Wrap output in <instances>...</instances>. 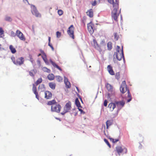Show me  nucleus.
I'll list each match as a JSON object with an SVG mask.
<instances>
[{
  "mask_svg": "<svg viewBox=\"0 0 156 156\" xmlns=\"http://www.w3.org/2000/svg\"><path fill=\"white\" fill-rule=\"evenodd\" d=\"M11 59L13 63L16 66H20L23 64L24 62V59L23 57L18 58L16 60L15 57L12 56L11 57Z\"/></svg>",
  "mask_w": 156,
  "mask_h": 156,
  "instance_id": "1",
  "label": "nucleus"
},
{
  "mask_svg": "<svg viewBox=\"0 0 156 156\" xmlns=\"http://www.w3.org/2000/svg\"><path fill=\"white\" fill-rule=\"evenodd\" d=\"M115 151L120 155L121 154H126L127 150L126 147H124L117 146L115 147Z\"/></svg>",
  "mask_w": 156,
  "mask_h": 156,
  "instance_id": "2",
  "label": "nucleus"
},
{
  "mask_svg": "<svg viewBox=\"0 0 156 156\" xmlns=\"http://www.w3.org/2000/svg\"><path fill=\"white\" fill-rule=\"evenodd\" d=\"M114 9L112 12V18L116 22L118 21V18L119 15V12H118L117 9L118 8L115 7H113Z\"/></svg>",
  "mask_w": 156,
  "mask_h": 156,
  "instance_id": "3",
  "label": "nucleus"
},
{
  "mask_svg": "<svg viewBox=\"0 0 156 156\" xmlns=\"http://www.w3.org/2000/svg\"><path fill=\"white\" fill-rule=\"evenodd\" d=\"M61 109V105L57 102L54 105L51 106V110L52 112L59 113Z\"/></svg>",
  "mask_w": 156,
  "mask_h": 156,
  "instance_id": "4",
  "label": "nucleus"
},
{
  "mask_svg": "<svg viewBox=\"0 0 156 156\" xmlns=\"http://www.w3.org/2000/svg\"><path fill=\"white\" fill-rule=\"evenodd\" d=\"M121 53H115L114 55V58H116L119 61H120L123 58L124 60V57L123 55V46L122 47Z\"/></svg>",
  "mask_w": 156,
  "mask_h": 156,
  "instance_id": "5",
  "label": "nucleus"
},
{
  "mask_svg": "<svg viewBox=\"0 0 156 156\" xmlns=\"http://www.w3.org/2000/svg\"><path fill=\"white\" fill-rule=\"evenodd\" d=\"M74 28L73 25H71L68 28L67 30V33L70 37L74 39L75 38L74 35Z\"/></svg>",
  "mask_w": 156,
  "mask_h": 156,
  "instance_id": "6",
  "label": "nucleus"
},
{
  "mask_svg": "<svg viewBox=\"0 0 156 156\" xmlns=\"http://www.w3.org/2000/svg\"><path fill=\"white\" fill-rule=\"evenodd\" d=\"M71 102L69 101L67 102L64 107V111L61 114L62 115H64L66 113L69 112L71 108Z\"/></svg>",
  "mask_w": 156,
  "mask_h": 156,
  "instance_id": "7",
  "label": "nucleus"
},
{
  "mask_svg": "<svg viewBox=\"0 0 156 156\" xmlns=\"http://www.w3.org/2000/svg\"><path fill=\"white\" fill-rule=\"evenodd\" d=\"M31 12L33 15L37 17H40L41 16V14L39 13L36 7L34 5H31Z\"/></svg>",
  "mask_w": 156,
  "mask_h": 156,
  "instance_id": "8",
  "label": "nucleus"
},
{
  "mask_svg": "<svg viewBox=\"0 0 156 156\" xmlns=\"http://www.w3.org/2000/svg\"><path fill=\"white\" fill-rule=\"evenodd\" d=\"M128 90H129V89H128L127 87L126 81L124 80L123 81L120 87V91L123 94L126 91H127Z\"/></svg>",
  "mask_w": 156,
  "mask_h": 156,
  "instance_id": "9",
  "label": "nucleus"
},
{
  "mask_svg": "<svg viewBox=\"0 0 156 156\" xmlns=\"http://www.w3.org/2000/svg\"><path fill=\"white\" fill-rule=\"evenodd\" d=\"M87 27L89 32L91 34H93L94 31V25L92 22H90L87 24Z\"/></svg>",
  "mask_w": 156,
  "mask_h": 156,
  "instance_id": "10",
  "label": "nucleus"
},
{
  "mask_svg": "<svg viewBox=\"0 0 156 156\" xmlns=\"http://www.w3.org/2000/svg\"><path fill=\"white\" fill-rule=\"evenodd\" d=\"M115 103L118 108V110H119L124 106L125 102L124 101H117L115 102Z\"/></svg>",
  "mask_w": 156,
  "mask_h": 156,
  "instance_id": "11",
  "label": "nucleus"
},
{
  "mask_svg": "<svg viewBox=\"0 0 156 156\" xmlns=\"http://www.w3.org/2000/svg\"><path fill=\"white\" fill-rule=\"evenodd\" d=\"M16 34L20 39L22 41H25L26 40L23 34L19 30H17Z\"/></svg>",
  "mask_w": 156,
  "mask_h": 156,
  "instance_id": "12",
  "label": "nucleus"
},
{
  "mask_svg": "<svg viewBox=\"0 0 156 156\" xmlns=\"http://www.w3.org/2000/svg\"><path fill=\"white\" fill-rule=\"evenodd\" d=\"M108 2L113 5V7L118 8L119 0H107Z\"/></svg>",
  "mask_w": 156,
  "mask_h": 156,
  "instance_id": "13",
  "label": "nucleus"
},
{
  "mask_svg": "<svg viewBox=\"0 0 156 156\" xmlns=\"http://www.w3.org/2000/svg\"><path fill=\"white\" fill-rule=\"evenodd\" d=\"M45 96L44 98L47 99H51L52 96V94L51 92L46 91L44 92Z\"/></svg>",
  "mask_w": 156,
  "mask_h": 156,
  "instance_id": "14",
  "label": "nucleus"
},
{
  "mask_svg": "<svg viewBox=\"0 0 156 156\" xmlns=\"http://www.w3.org/2000/svg\"><path fill=\"white\" fill-rule=\"evenodd\" d=\"M91 44L92 46L95 48L98 49L100 48V47L95 39H94L93 40V41L91 42Z\"/></svg>",
  "mask_w": 156,
  "mask_h": 156,
  "instance_id": "15",
  "label": "nucleus"
},
{
  "mask_svg": "<svg viewBox=\"0 0 156 156\" xmlns=\"http://www.w3.org/2000/svg\"><path fill=\"white\" fill-rule=\"evenodd\" d=\"M116 104L115 103L111 102L108 104V108L111 111H112L115 108Z\"/></svg>",
  "mask_w": 156,
  "mask_h": 156,
  "instance_id": "16",
  "label": "nucleus"
},
{
  "mask_svg": "<svg viewBox=\"0 0 156 156\" xmlns=\"http://www.w3.org/2000/svg\"><path fill=\"white\" fill-rule=\"evenodd\" d=\"M64 83L66 85V87L67 88H70L71 87L70 83L68 81V79L65 77H64Z\"/></svg>",
  "mask_w": 156,
  "mask_h": 156,
  "instance_id": "17",
  "label": "nucleus"
},
{
  "mask_svg": "<svg viewBox=\"0 0 156 156\" xmlns=\"http://www.w3.org/2000/svg\"><path fill=\"white\" fill-rule=\"evenodd\" d=\"M32 90L34 93L35 94L36 98L39 100V96L38 93L37 91V88L35 84H33V85Z\"/></svg>",
  "mask_w": 156,
  "mask_h": 156,
  "instance_id": "18",
  "label": "nucleus"
},
{
  "mask_svg": "<svg viewBox=\"0 0 156 156\" xmlns=\"http://www.w3.org/2000/svg\"><path fill=\"white\" fill-rule=\"evenodd\" d=\"M108 71L109 74L112 75H114L115 73L112 69V67L110 65H108L107 67Z\"/></svg>",
  "mask_w": 156,
  "mask_h": 156,
  "instance_id": "19",
  "label": "nucleus"
},
{
  "mask_svg": "<svg viewBox=\"0 0 156 156\" xmlns=\"http://www.w3.org/2000/svg\"><path fill=\"white\" fill-rule=\"evenodd\" d=\"M87 14L90 17L92 18L93 16V12L92 9L88 10L86 12Z\"/></svg>",
  "mask_w": 156,
  "mask_h": 156,
  "instance_id": "20",
  "label": "nucleus"
},
{
  "mask_svg": "<svg viewBox=\"0 0 156 156\" xmlns=\"http://www.w3.org/2000/svg\"><path fill=\"white\" fill-rule=\"evenodd\" d=\"M105 87L108 91H112L113 87L110 84L107 83L105 84Z\"/></svg>",
  "mask_w": 156,
  "mask_h": 156,
  "instance_id": "21",
  "label": "nucleus"
},
{
  "mask_svg": "<svg viewBox=\"0 0 156 156\" xmlns=\"http://www.w3.org/2000/svg\"><path fill=\"white\" fill-rule=\"evenodd\" d=\"M113 121L112 120H108L106 122V128L108 129L109 127L113 124Z\"/></svg>",
  "mask_w": 156,
  "mask_h": 156,
  "instance_id": "22",
  "label": "nucleus"
},
{
  "mask_svg": "<svg viewBox=\"0 0 156 156\" xmlns=\"http://www.w3.org/2000/svg\"><path fill=\"white\" fill-rule=\"evenodd\" d=\"M57 102L54 99L52 100L48 101L47 103V105H51V106H53V105H54Z\"/></svg>",
  "mask_w": 156,
  "mask_h": 156,
  "instance_id": "23",
  "label": "nucleus"
},
{
  "mask_svg": "<svg viewBox=\"0 0 156 156\" xmlns=\"http://www.w3.org/2000/svg\"><path fill=\"white\" fill-rule=\"evenodd\" d=\"M48 85L51 88L52 90H54L56 86V84L53 82L49 83Z\"/></svg>",
  "mask_w": 156,
  "mask_h": 156,
  "instance_id": "24",
  "label": "nucleus"
},
{
  "mask_svg": "<svg viewBox=\"0 0 156 156\" xmlns=\"http://www.w3.org/2000/svg\"><path fill=\"white\" fill-rule=\"evenodd\" d=\"M50 62L52 65L55 67H56L58 69L60 70L61 71H62V69L61 68L59 67L56 64H55V62H53L52 60H50Z\"/></svg>",
  "mask_w": 156,
  "mask_h": 156,
  "instance_id": "25",
  "label": "nucleus"
},
{
  "mask_svg": "<svg viewBox=\"0 0 156 156\" xmlns=\"http://www.w3.org/2000/svg\"><path fill=\"white\" fill-rule=\"evenodd\" d=\"M9 48L12 53L14 54L16 52V50L15 48H14L12 45H10L9 47Z\"/></svg>",
  "mask_w": 156,
  "mask_h": 156,
  "instance_id": "26",
  "label": "nucleus"
},
{
  "mask_svg": "<svg viewBox=\"0 0 156 156\" xmlns=\"http://www.w3.org/2000/svg\"><path fill=\"white\" fill-rule=\"evenodd\" d=\"M47 77L49 80H54L55 78V76L53 74L51 73L49 74Z\"/></svg>",
  "mask_w": 156,
  "mask_h": 156,
  "instance_id": "27",
  "label": "nucleus"
},
{
  "mask_svg": "<svg viewBox=\"0 0 156 156\" xmlns=\"http://www.w3.org/2000/svg\"><path fill=\"white\" fill-rule=\"evenodd\" d=\"M107 46L108 48V50H111L112 47V43L110 41L108 42L107 43Z\"/></svg>",
  "mask_w": 156,
  "mask_h": 156,
  "instance_id": "28",
  "label": "nucleus"
},
{
  "mask_svg": "<svg viewBox=\"0 0 156 156\" xmlns=\"http://www.w3.org/2000/svg\"><path fill=\"white\" fill-rule=\"evenodd\" d=\"M75 103L78 108H82L78 99L76 98L75 100Z\"/></svg>",
  "mask_w": 156,
  "mask_h": 156,
  "instance_id": "29",
  "label": "nucleus"
},
{
  "mask_svg": "<svg viewBox=\"0 0 156 156\" xmlns=\"http://www.w3.org/2000/svg\"><path fill=\"white\" fill-rule=\"evenodd\" d=\"M36 73V72L34 69L32 70L29 72V74L32 77L34 76V74H35Z\"/></svg>",
  "mask_w": 156,
  "mask_h": 156,
  "instance_id": "30",
  "label": "nucleus"
},
{
  "mask_svg": "<svg viewBox=\"0 0 156 156\" xmlns=\"http://www.w3.org/2000/svg\"><path fill=\"white\" fill-rule=\"evenodd\" d=\"M4 36V31L2 27H0V37H3Z\"/></svg>",
  "mask_w": 156,
  "mask_h": 156,
  "instance_id": "31",
  "label": "nucleus"
},
{
  "mask_svg": "<svg viewBox=\"0 0 156 156\" xmlns=\"http://www.w3.org/2000/svg\"><path fill=\"white\" fill-rule=\"evenodd\" d=\"M56 80L59 82H61L62 81V77L59 76H56Z\"/></svg>",
  "mask_w": 156,
  "mask_h": 156,
  "instance_id": "32",
  "label": "nucleus"
},
{
  "mask_svg": "<svg viewBox=\"0 0 156 156\" xmlns=\"http://www.w3.org/2000/svg\"><path fill=\"white\" fill-rule=\"evenodd\" d=\"M127 93H128V97L129 98V99L127 100V101L128 102H129L130 101H131V100L132 99V98H131V94L129 92V90H128Z\"/></svg>",
  "mask_w": 156,
  "mask_h": 156,
  "instance_id": "33",
  "label": "nucleus"
},
{
  "mask_svg": "<svg viewBox=\"0 0 156 156\" xmlns=\"http://www.w3.org/2000/svg\"><path fill=\"white\" fill-rule=\"evenodd\" d=\"M42 81V79L41 78H39L37 80L35 83V84L36 86L38 84L40 83Z\"/></svg>",
  "mask_w": 156,
  "mask_h": 156,
  "instance_id": "34",
  "label": "nucleus"
},
{
  "mask_svg": "<svg viewBox=\"0 0 156 156\" xmlns=\"http://www.w3.org/2000/svg\"><path fill=\"white\" fill-rule=\"evenodd\" d=\"M109 138L110 140V141H112L113 143H116L119 141V139H114L110 137Z\"/></svg>",
  "mask_w": 156,
  "mask_h": 156,
  "instance_id": "35",
  "label": "nucleus"
},
{
  "mask_svg": "<svg viewBox=\"0 0 156 156\" xmlns=\"http://www.w3.org/2000/svg\"><path fill=\"white\" fill-rule=\"evenodd\" d=\"M42 57L45 63L47 62L48 60L45 54L43 55L42 56Z\"/></svg>",
  "mask_w": 156,
  "mask_h": 156,
  "instance_id": "36",
  "label": "nucleus"
},
{
  "mask_svg": "<svg viewBox=\"0 0 156 156\" xmlns=\"http://www.w3.org/2000/svg\"><path fill=\"white\" fill-rule=\"evenodd\" d=\"M115 39V41H117L118 40L119 36L116 33H115L114 34Z\"/></svg>",
  "mask_w": 156,
  "mask_h": 156,
  "instance_id": "37",
  "label": "nucleus"
},
{
  "mask_svg": "<svg viewBox=\"0 0 156 156\" xmlns=\"http://www.w3.org/2000/svg\"><path fill=\"white\" fill-rule=\"evenodd\" d=\"M121 49L120 47L118 46H117L116 48V53H121Z\"/></svg>",
  "mask_w": 156,
  "mask_h": 156,
  "instance_id": "38",
  "label": "nucleus"
},
{
  "mask_svg": "<svg viewBox=\"0 0 156 156\" xmlns=\"http://www.w3.org/2000/svg\"><path fill=\"white\" fill-rule=\"evenodd\" d=\"M120 73L119 72L117 73L115 75V78L117 80H119L120 78Z\"/></svg>",
  "mask_w": 156,
  "mask_h": 156,
  "instance_id": "39",
  "label": "nucleus"
},
{
  "mask_svg": "<svg viewBox=\"0 0 156 156\" xmlns=\"http://www.w3.org/2000/svg\"><path fill=\"white\" fill-rule=\"evenodd\" d=\"M104 141L107 144L108 146L109 147V148H110L111 147V145L107 140L106 139H104Z\"/></svg>",
  "mask_w": 156,
  "mask_h": 156,
  "instance_id": "40",
  "label": "nucleus"
},
{
  "mask_svg": "<svg viewBox=\"0 0 156 156\" xmlns=\"http://www.w3.org/2000/svg\"><path fill=\"white\" fill-rule=\"evenodd\" d=\"M61 36V33L59 31H57L56 32V37L58 38H59Z\"/></svg>",
  "mask_w": 156,
  "mask_h": 156,
  "instance_id": "41",
  "label": "nucleus"
},
{
  "mask_svg": "<svg viewBox=\"0 0 156 156\" xmlns=\"http://www.w3.org/2000/svg\"><path fill=\"white\" fill-rule=\"evenodd\" d=\"M5 20L7 21H12V19L9 16H7L5 18Z\"/></svg>",
  "mask_w": 156,
  "mask_h": 156,
  "instance_id": "42",
  "label": "nucleus"
},
{
  "mask_svg": "<svg viewBox=\"0 0 156 156\" xmlns=\"http://www.w3.org/2000/svg\"><path fill=\"white\" fill-rule=\"evenodd\" d=\"M43 69L44 70L46 71L47 72L49 73L50 72V70L46 67H43Z\"/></svg>",
  "mask_w": 156,
  "mask_h": 156,
  "instance_id": "43",
  "label": "nucleus"
},
{
  "mask_svg": "<svg viewBox=\"0 0 156 156\" xmlns=\"http://www.w3.org/2000/svg\"><path fill=\"white\" fill-rule=\"evenodd\" d=\"M58 13L59 16H61L63 14V12L61 10H58Z\"/></svg>",
  "mask_w": 156,
  "mask_h": 156,
  "instance_id": "44",
  "label": "nucleus"
},
{
  "mask_svg": "<svg viewBox=\"0 0 156 156\" xmlns=\"http://www.w3.org/2000/svg\"><path fill=\"white\" fill-rule=\"evenodd\" d=\"M48 46H49L51 47L52 50L53 51H54V48L53 47L52 45V44H50V43H48Z\"/></svg>",
  "mask_w": 156,
  "mask_h": 156,
  "instance_id": "45",
  "label": "nucleus"
},
{
  "mask_svg": "<svg viewBox=\"0 0 156 156\" xmlns=\"http://www.w3.org/2000/svg\"><path fill=\"white\" fill-rule=\"evenodd\" d=\"M107 103H108V101L107 100H105L104 101V105L106 107L107 106Z\"/></svg>",
  "mask_w": 156,
  "mask_h": 156,
  "instance_id": "46",
  "label": "nucleus"
},
{
  "mask_svg": "<svg viewBox=\"0 0 156 156\" xmlns=\"http://www.w3.org/2000/svg\"><path fill=\"white\" fill-rule=\"evenodd\" d=\"M80 108H78V109L79 111H80L81 112V113H83L84 114L85 113V112H84Z\"/></svg>",
  "mask_w": 156,
  "mask_h": 156,
  "instance_id": "47",
  "label": "nucleus"
},
{
  "mask_svg": "<svg viewBox=\"0 0 156 156\" xmlns=\"http://www.w3.org/2000/svg\"><path fill=\"white\" fill-rule=\"evenodd\" d=\"M91 4H92V5H93V6H95L96 5V1H94V2H93L92 3H91Z\"/></svg>",
  "mask_w": 156,
  "mask_h": 156,
  "instance_id": "48",
  "label": "nucleus"
},
{
  "mask_svg": "<svg viewBox=\"0 0 156 156\" xmlns=\"http://www.w3.org/2000/svg\"><path fill=\"white\" fill-rule=\"evenodd\" d=\"M30 61H31V62L32 63H33L34 62V59H33L32 58V57H31L30 58Z\"/></svg>",
  "mask_w": 156,
  "mask_h": 156,
  "instance_id": "49",
  "label": "nucleus"
},
{
  "mask_svg": "<svg viewBox=\"0 0 156 156\" xmlns=\"http://www.w3.org/2000/svg\"><path fill=\"white\" fill-rule=\"evenodd\" d=\"M40 51H41V53L43 54V55L45 54L44 53V51H43L42 50H41Z\"/></svg>",
  "mask_w": 156,
  "mask_h": 156,
  "instance_id": "50",
  "label": "nucleus"
},
{
  "mask_svg": "<svg viewBox=\"0 0 156 156\" xmlns=\"http://www.w3.org/2000/svg\"><path fill=\"white\" fill-rule=\"evenodd\" d=\"M51 41V37H48V43H50Z\"/></svg>",
  "mask_w": 156,
  "mask_h": 156,
  "instance_id": "51",
  "label": "nucleus"
},
{
  "mask_svg": "<svg viewBox=\"0 0 156 156\" xmlns=\"http://www.w3.org/2000/svg\"><path fill=\"white\" fill-rule=\"evenodd\" d=\"M104 134L106 136H107V135L106 134V133H105V130H104Z\"/></svg>",
  "mask_w": 156,
  "mask_h": 156,
  "instance_id": "52",
  "label": "nucleus"
},
{
  "mask_svg": "<svg viewBox=\"0 0 156 156\" xmlns=\"http://www.w3.org/2000/svg\"><path fill=\"white\" fill-rule=\"evenodd\" d=\"M103 126H104L105 129V125H103Z\"/></svg>",
  "mask_w": 156,
  "mask_h": 156,
  "instance_id": "53",
  "label": "nucleus"
},
{
  "mask_svg": "<svg viewBox=\"0 0 156 156\" xmlns=\"http://www.w3.org/2000/svg\"><path fill=\"white\" fill-rule=\"evenodd\" d=\"M41 54H39L38 55V56L39 57V56H40V55H41Z\"/></svg>",
  "mask_w": 156,
  "mask_h": 156,
  "instance_id": "54",
  "label": "nucleus"
},
{
  "mask_svg": "<svg viewBox=\"0 0 156 156\" xmlns=\"http://www.w3.org/2000/svg\"><path fill=\"white\" fill-rule=\"evenodd\" d=\"M76 88L77 89H78V87H76Z\"/></svg>",
  "mask_w": 156,
  "mask_h": 156,
  "instance_id": "55",
  "label": "nucleus"
},
{
  "mask_svg": "<svg viewBox=\"0 0 156 156\" xmlns=\"http://www.w3.org/2000/svg\"><path fill=\"white\" fill-rule=\"evenodd\" d=\"M89 67H91V66H89Z\"/></svg>",
  "mask_w": 156,
  "mask_h": 156,
  "instance_id": "56",
  "label": "nucleus"
},
{
  "mask_svg": "<svg viewBox=\"0 0 156 156\" xmlns=\"http://www.w3.org/2000/svg\"><path fill=\"white\" fill-rule=\"evenodd\" d=\"M0 46H1V44H0Z\"/></svg>",
  "mask_w": 156,
  "mask_h": 156,
  "instance_id": "57",
  "label": "nucleus"
}]
</instances>
